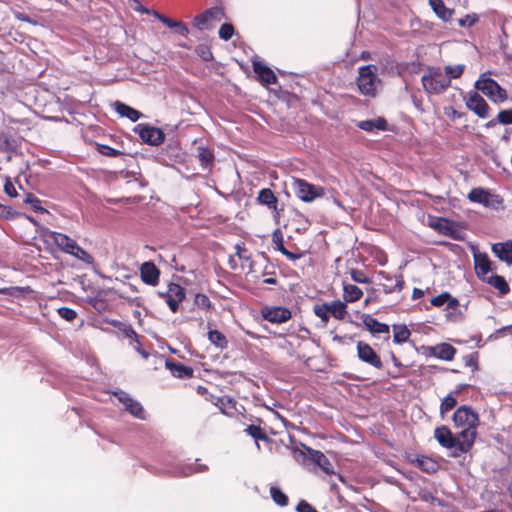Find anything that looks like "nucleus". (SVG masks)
<instances>
[{"label":"nucleus","mask_w":512,"mask_h":512,"mask_svg":"<svg viewBox=\"0 0 512 512\" xmlns=\"http://www.w3.org/2000/svg\"><path fill=\"white\" fill-rule=\"evenodd\" d=\"M377 73L378 67L376 65L369 64L358 68L356 84L362 95L371 98L376 97L378 87L382 84Z\"/></svg>","instance_id":"f257e3e1"},{"label":"nucleus","mask_w":512,"mask_h":512,"mask_svg":"<svg viewBox=\"0 0 512 512\" xmlns=\"http://www.w3.org/2000/svg\"><path fill=\"white\" fill-rule=\"evenodd\" d=\"M453 422L455 426L463 427L459 435L465 437L466 434L472 433V438L475 439L479 417L470 406L462 405L458 407L453 414Z\"/></svg>","instance_id":"f03ea898"},{"label":"nucleus","mask_w":512,"mask_h":512,"mask_svg":"<svg viewBox=\"0 0 512 512\" xmlns=\"http://www.w3.org/2000/svg\"><path fill=\"white\" fill-rule=\"evenodd\" d=\"M475 88L481 91L494 103H503L507 100V92L503 89L497 81L492 78L486 77L482 74L475 82Z\"/></svg>","instance_id":"7ed1b4c3"},{"label":"nucleus","mask_w":512,"mask_h":512,"mask_svg":"<svg viewBox=\"0 0 512 512\" xmlns=\"http://www.w3.org/2000/svg\"><path fill=\"white\" fill-rule=\"evenodd\" d=\"M292 188L295 195L303 202L310 203L316 198L324 196V188L310 184L304 179L293 178Z\"/></svg>","instance_id":"20e7f679"},{"label":"nucleus","mask_w":512,"mask_h":512,"mask_svg":"<svg viewBox=\"0 0 512 512\" xmlns=\"http://www.w3.org/2000/svg\"><path fill=\"white\" fill-rule=\"evenodd\" d=\"M225 17L222 7L214 6L206 9L204 12L193 18L192 24L198 30L212 29L214 23L221 21Z\"/></svg>","instance_id":"39448f33"},{"label":"nucleus","mask_w":512,"mask_h":512,"mask_svg":"<svg viewBox=\"0 0 512 512\" xmlns=\"http://www.w3.org/2000/svg\"><path fill=\"white\" fill-rule=\"evenodd\" d=\"M424 90L429 94H440L450 86V79L437 69L421 78Z\"/></svg>","instance_id":"423d86ee"},{"label":"nucleus","mask_w":512,"mask_h":512,"mask_svg":"<svg viewBox=\"0 0 512 512\" xmlns=\"http://www.w3.org/2000/svg\"><path fill=\"white\" fill-rule=\"evenodd\" d=\"M134 132L139 135L144 143L151 146H159L165 140V134L162 129L149 124H138L134 128Z\"/></svg>","instance_id":"0eeeda50"},{"label":"nucleus","mask_w":512,"mask_h":512,"mask_svg":"<svg viewBox=\"0 0 512 512\" xmlns=\"http://www.w3.org/2000/svg\"><path fill=\"white\" fill-rule=\"evenodd\" d=\"M157 295L165 299L169 309L175 313L178 311L179 304L184 300L186 294L185 289L181 285L170 283L166 291H158Z\"/></svg>","instance_id":"6e6552de"},{"label":"nucleus","mask_w":512,"mask_h":512,"mask_svg":"<svg viewBox=\"0 0 512 512\" xmlns=\"http://www.w3.org/2000/svg\"><path fill=\"white\" fill-rule=\"evenodd\" d=\"M113 395L124 406V410L127 411L130 415L139 420L146 419V412L142 404L133 399L127 392L118 390L113 392Z\"/></svg>","instance_id":"1a4fd4ad"},{"label":"nucleus","mask_w":512,"mask_h":512,"mask_svg":"<svg viewBox=\"0 0 512 512\" xmlns=\"http://www.w3.org/2000/svg\"><path fill=\"white\" fill-rule=\"evenodd\" d=\"M301 446L302 448L295 447L292 449L294 460L303 466H308L310 464L317 466L323 455V452L314 450L305 444H301Z\"/></svg>","instance_id":"9d476101"},{"label":"nucleus","mask_w":512,"mask_h":512,"mask_svg":"<svg viewBox=\"0 0 512 512\" xmlns=\"http://www.w3.org/2000/svg\"><path fill=\"white\" fill-rule=\"evenodd\" d=\"M357 355L359 359L376 369H381L383 367L382 360L380 356L373 350V348L362 341L357 343Z\"/></svg>","instance_id":"9b49d317"},{"label":"nucleus","mask_w":512,"mask_h":512,"mask_svg":"<svg viewBox=\"0 0 512 512\" xmlns=\"http://www.w3.org/2000/svg\"><path fill=\"white\" fill-rule=\"evenodd\" d=\"M466 106L480 118H486L488 116L489 106L484 98L476 91L469 92Z\"/></svg>","instance_id":"f8f14e48"},{"label":"nucleus","mask_w":512,"mask_h":512,"mask_svg":"<svg viewBox=\"0 0 512 512\" xmlns=\"http://www.w3.org/2000/svg\"><path fill=\"white\" fill-rule=\"evenodd\" d=\"M262 316L265 320L271 323H284L288 321L292 314L288 308L281 306L265 307L262 310Z\"/></svg>","instance_id":"ddd939ff"},{"label":"nucleus","mask_w":512,"mask_h":512,"mask_svg":"<svg viewBox=\"0 0 512 512\" xmlns=\"http://www.w3.org/2000/svg\"><path fill=\"white\" fill-rule=\"evenodd\" d=\"M46 236L49 240H51L62 252L69 254L73 253V249H75V245L77 242L70 238L68 235L57 232V231H48Z\"/></svg>","instance_id":"4468645a"},{"label":"nucleus","mask_w":512,"mask_h":512,"mask_svg":"<svg viewBox=\"0 0 512 512\" xmlns=\"http://www.w3.org/2000/svg\"><path fill=\"white\" fill-rule=\"evenodd\" d=\"M474 269L477 277L483 281L492 271V263L485 252H474Z\"/></svg>","instance_id":"2eb2a0df"},{"label":"nucleus","mask_w":512,"mask_h":512,"mask_svg":"<svg viewBox=\"0 0 512 512\" xmlns=\"http://www.w3.org/2000/svg\"><path fill=\"white\" fill-rule=\"evenodd\" d=\"M253 70L255 74H257L259 81L263 85L275 84L277 82V77L273 70L266 65L263 61L254 60L252 62Z\"/></svg>","instance_id":"dca6fc26"},{"label":"nucleus","mask_w":512,"mask_h":512,"mask_svg":"<svg viewBox=\"0 0 512 512\" xmlns=\"http://www.w3.org/2000/svg\"><path fill=\"white\" fill-rule=\"evenodd\" d=\"M140 275L145 284L156 286L159 282L160 271L152 261H147L141 265Z\"/></svg>","instance_id":"f3484780"},{"label":"nucleus","mask_w":512,"mask_h":512,"mask_svg":"<svg viewBox=\"0 0 512 512\" xmlns=\"http://www.w3.org/2000/svg\"><path fill=\"white\" fill-rule=\"evenodd\" d=\"M474 440L475 439L472 438V433L466 434L465 437H462L461 435L458 434L457 439L454 442L455 445L453 447L448 448L451 450L450 456L457 458L460 457L462 454L467 453L473 446Z\"/></svg>","instance_id":"a211bd4d"},{"label":"nucleus","mask_w":512,"mask_h":512,"mask_svg":"<svg viewBox=\"0 0 512 512\" xmlns=\"http://www.w3.org/2000/svg\"><path fill=\"white\" fill-rule=\"evenodd\" d=\"M153 15L160 22H162L165 26H167L170 29H173L175 33H177L183 37L188 36L189 28L184 22L173 20L155 10L153 11Z\"/></svg>","instance_id":"6ab92c4d"},{"label":"nucleus","mask_w":512,"mask_h":512,"mask_svg":"<svg viewBox=\"0 0 512 512\" xmlns=\"http://www.w3.org/2000/svg\"><path fill=\"white\" fill-rule=\"evenodd\" d=\"M165 366L174 377L180 379L190 378L193 375V369L191 367L183 365L171 359L166 360Z\"/></svg>","instance_id":"aec40b11"},{"label":"nucleus","mask_w":512,"mask_h":512,"mask_svg":"<svg viewBox=\"0 0 512 512\" xmlns=\"http://www.w3.org/2000/svg\"><path fill=\"white\" fill-rule=\"evenodd\" d=\"M362 323L373 334H388L389 325L379 322L376 318L369 314H362Z\"/></svg>","instance_id":"412c9836"},{"label":"nucleus","mask_w":512,"mask_h":512,"mask_svg":"<svg viewBox=\"0 0 512 512\" xmlns=\"http://www.w3.org/2000/svg\"><path fill=\"white\" fill-rule=\"evenodd\" d=\"M434 437L442 447L447 449L453 447L457 439V436H454L451 430L446 426L437 427L434 430Z\"/></svg>","instance_id":"4be33fe9"},{"label":"nucleus","mask_w":512,"mask_h":512,"mask_svg":"<svg viewBox=\"0 0 512 512\" xmlns=\"http://www.w3.org/2000/svg\"><path fill=\"white\" fill-rule=\"evenodd\" d=\"M492 252L508 265L512 264V241L499 242L492 245Z\"/></svg>","instance_id":"5701e85b"},{"label":"nucleus","mask_w":512,"mask_h":512,"mask_svg":"<svg viewBox=\"0 0 512 512\" xmlns=\"http://www.w3.org/2000/svg\"><path fill=\"white\" fill-rule=\"evenodd\" d=\"M114 110L121 116L126 117L132 122H137L141 117H143V114L134 109L133 107L121 102V101H115L113 104Z\"/></svg>","instance_id":"b1692460"},{"label":"nucleus","mask_w":512,"mask_h":512,"mask_svg":"<svg viewBox=\"0 0 512 512\" xmlns=\"http://www.w3.org/2000/svg\"><path fill=\"white\" fill-rule=\"evenodd\" d=\"M416 464V466L423 472L427 474H433L437 472L439 465L432 458L424 455L417 456L415 460L412 461Z\"/></svg>","instance_id":"393cba45"},{"label":"nucleus","mask_w":512,"mask_h":512,"mask_svg":"<svg viewBox=\"0 0 512 512\" xmlns=\"http://www.w3.org/2000/svg\"><path fill=\"white\" fill-rule=\"evenodd\" d=\"M196 157L204 169L210 168L214 162L213 151L203 145L196 148Z\"/></svg>","instance_id":"a878e982"},{"label":"nucleus","mask_w":512,"mask_h":512,"mask_svg":"<svg viewBox=\"0 0 512 512\" xmlns=\"http://www.w3.org/2000/svg\"><path fill=\"white\" fill-rule=\"evenodd\" d=\"M483 282L489 284L493 288L497 289L501 295H506L510 291V287L505 280V278L501 275H491L486 277Z\"/></svg>","instance_id":"bb28decb"},{"label":"nucleus","mask_w":512,"mask_h":512,"mask_svg":"<svg viewBox=\"0 0 512 512\" xmlns=\"http://www.w3.org/2000/svg\"><path fill=\"white\" fill-rule=\"evenodd\" d=\"M358 127L367 132H373L375 130L385 131L387 128V121L382 117L364 120L358 123Z\"/></svg>","instance_id":"cd10ccee"},{"label":"nucleus","mask_w":512,"mask_h":512,"mask_svg":"<svg viewBox=\"0 0 512 512\" xmlns=\"http://www.w3.org/2000/svg\"><path fill=\"white\" fill-rule=\"evenodd\" d=\"M433 351L435 352L436 358L445 361H451L456 353V349L448 343H441L433 346Z\"/></svg>","instance_id":"c85d7f7f"},{"label":"nucleus","mask_w":512,"mask_h":512,"mask_svg":"<svg viewBox=\"0 0 512 512\" xmlns=\"http://www.w3.org/2000/svg\"><path fill=\"white\" fill-rule=\"evenodd\" d=\"M208 470V466L204 464H188L177 468L172 473L176 476H190L195 473H201Z\"/></svg>","instance_id":"c756f323"},{"label":"nucleus","mask_w":512,"mask_h":512,"mask_svg":"<svg viewBox=\"0 0 512 512\" xmlns=\"http://www.w3.org/2000/svg\"><path fill=\"white\" fill-rule=\"evenodd\" d=\"M429 4L441 20L448 21L451 18L453 11L445 6L443 0H429Z\"/></svg>","instance_id":"7c9ffc66"},{"label":"nucleus","mask_w":512,"mask_h":512,"mask_svg":"<svg viewBox=\"0 0 512 512\" xmlns=\"http://www.w3.org/2000/svg\"><path fill=\"white\" fill-rule=\"evenodd\" d=\"M489 198V192L483 188H473L468 194V199L471 202L483 204L486 207L490 204Z\"/></svg>","instance_id":"2f4dec72"},{"label":"nucleus","mask_w":512,"mask_h":512,"mask_svg":"<svg viewBox=\"0 0 512 512\" xmlns=\"http://www.w3.org/2000/svg\"><path fill=\"white\" fill-rule=\"evenodd\" d=\"M257 199L259 203L266 205L268 208L276 209L277 198L269 188L261 189Z\"/></svg>","instance_id":"473e14b6"},{"label":"nucleus","mask_w":512,"mask_h":512,"mask_svg":"<svg viewBox=\"0 0 512 512\" xmlns=\"http://www.w3.org/2000/svg\"><path fill=\"white\" fill-rule=\"evenodd\" d=\"M343 292L345 301L349 303L358 301L363 295L362 290L353 284H344Z\"/></svg>","instance_id":"72a5a7b5"},{"label":"nucleus","mask_w":512,"mask_h":512,"mask_svg":"<svg viewBox=\"0 0 512 512\" xmlns=\"http://www.w3.org/2000/svg\"><path fill=\"white\" fill-rule=\"evenodd\" d=\"M329 308V313L333 315L338 320H343L347 314V306L344 302L340 300L332 301L327 303Z\"/></svg>","instance_id":"f704fd0d"},{"label":"nucleus","mask_w":512,"mask_h":512,"mask_svg":"<svg viewBox=\"0 0 512 512\" xmlns=\"http://www.w3.org/2000/svg\"><path fill=\"white\" fill-rule=\"evenodd\" d=\"M393 331V341L397 344L407 342L411 334L406 325H393Z\"/></svg>","instance_id":"c9c22d12"},{"label":"nucleus","mask_w":512,"mask_h":512,"mask_svg":"<svg viewBox=\"0 0 512 512\" xmlns=\"http://www.w3.org/2000/svg\"><path fill=\"white\" fill-rule=\"evenodd\" d=\"M208 339L217 348L224 349L228 345V341L223 333L218 330H210L208 332Z\"/></svg>","instance_id":"e433bc0d"},{"label":"nucleus","mask_w":512,"mask_h":512,"mask_svg":"<svg viewBox=\"0 0 512 512\" xmlns=\"http://www.w3.org/2000/svg\"><path fill=\"white\" fill-rule=\"evenodd\" d=\"M270 495L275 504L281 507L288 505V497L279 487L271 486Z\"/></svg>","instance_id":"4c0bfd02"},{"label":"nucleus","mask_w":512,"mask_h":512,"mask_svg":"<svg viewBox=\"0 0 512 512\" xmlns=\"http://www.w3.org/2000/svg\"><path fill=\"white\" fill-rule=\"evenodd\" d=\"M69 255L77 258L78 260H80L88 265H92L94 263V258L92 257V255H90L86 250H84L78 244L75 245V249H73V253H69Z\"/></svg>","instance_id":"58836bf2"},{"label":"nucleus","mask_w":512,"mask_h":512,"mask_svg":"<svg viewBox=\"0 0 512 512\" xmlns=\"http://www.w3.org/2000/svg\"><path fill=\"white\" fill-rule=\"evenodd\" d=\"M244 432L247 433L252 438H254L256 441L257 440H263V441L269 440L267 433L260 426H257V425H253V424L249 425L244 430Z\"/></svg>","instance_id":"ea45409f"},{"label":"nucleus","mask_w":512,"mask_h":512,"mask_svg":"<svg viewBox=\"0 0 512 512\" xmlns=\"http://www.w3.org/2000/svg\"><path fill=\"white\" fill-rule=\"evenodd\" d=\"M456 405L457 399L452 393H449L446 397H444L440 404V414L444 416L446 413L454 409Z\"/></svg>","instance_id":"a19ab883"},{"label":"nucleus","mask_w":512,"mask_h":512,"mask_svg":"<svg viewBox=\"0 0 512 512\" xmlns=\"http://www.w3.org/2000/svg\"><path fill=\"white\" fill-rule=\"evenodd\" d=\"M113 325L115 327H118L119 330H121L124 334L125 337L135 341V342H138L139 341V336L138 334L136 333V331L133 329V327L129 324H124V323H121V322H113Z\"/></svg>","instance_id":"79ce46f5"},{"label":"nucleus","mask_w":512,"mask_h":512,"mask_svg":"<svg viewBox=\"0 0 512 512\" xmlns=\"http://www.w3.org/2000/svg\"><path fill=\"white\" fill-rule=\"evenodd\" d=\"M24 202L31 205L35 212L47 213V210L41 206V201L32 193L26 194Z\"/></svg>","instance_id":"37998d69"},{"label":"nucleus","mask_w":512,"mask_h":512,"mask_svg":"<svg viewBox=\"0 0 512 512\" xmlns=\"http://www.w3.org/2000/svg\"><path fill=\"white\" fill-rule=\"evenodd\" d=\"M440 232L453 236L454 223L446 218H438V224L435 226Z\"/></svg>","instance_id":"c03bdc74"},{"label":"nucleus","mask_w":512,"mask_h":512,"mask_svg":"<svg viewBox=\"0 0 512 512\" xmlns=\"http://www.w3.org/2000/svg\"><path fill=\"white\" fill-rule=\"evenodd\" d=\"M464 69H465V66L462 65V64H458V65H448L445 67V73H446V77H448L450 80L451 79H457L459 77H461V75L463 74L464 72Z\"/></svg>","instance_id":"a18cd8bd"},{"label":"nucleus","mask_w":512,"mask_h":512,"mask_svg":"<svg viewBox=\"0 0 512 512\" xmlns=\"http://www.w3.org/2000/svg\"><path fill=\"white\" fill-rule=\"evenodd\" d=\"M235 33V29L231 23H223L218 31L219 38L228 41Z\"/></svg>","instance_id":"49530a36"},{"label":"nucleus","mask_w":512,"mask_h":512,"mask_svg":"<svg viewBox=\"0 0 512 512\" xmlns=\"http://www.w3.org/2000/svg\"><path fill=\"white\" fill-rule=\"evenodd\" d=\"M97 151L101 155H104L107 157H118V156L124 155V153L122 151L114 149V148H112L108 145H104V144H98Z\"/></svg>","instance_id":"de8ad7c7"},{"label":"nucleus","mask_w":512,"mask_h":512,"mask_svg":"<svg viewBox=\"0 0 512 512\" xmlns=\"http://www.w3.org/2000/svg\"><path fill=\"white\" fill-rule=\"evenodd\" d=\"M218 403L220 404V410L223 414L230 415L227 409L235 408L236 401L230 396H223L219 398Z\"/></svg>","instance_id":"09e8293b"},{"label":"nucleus","mask_w":512,"mask_h":512,"mask_svg":"<svg viewBox=\"0 0 512 512\" xmlns=\"http://www.w3.org/2000/svg\"><path fill=\"white\" fill-rule=\"evenodd\" d=\"M313 310L315 315L319 317L324 323L329 321V308L327 303L315 305Z\"/></svg>","instance_id":"8fccbe9b"},{"label":"nucleus","mask_w":512,"mask_h":512,"mask_svg":"<svg viewBox=\"0 0 512 512\" xmlns=\"http://www.w3.org/2000/svg\"><path fill=\"white\" fill-rule=\"evenodd\" d=\"M195 52L203 61L209 62L213 59V54L207 45H198Z\"/></svg>","instance_id":"3c124183"},{"label":"nucleus","mask_w":512,"mask_h":512,"mask_svg":"<svg viewBox=\"0 0 512 512\" xmlns=\"http://www.w3.org/2000/svg\"><path fill=\"white\" fill-rule=\"evenodd\" d=\"M317 467H319L327 475H332L335 473L332 463L330 462V460L326 457V455L324 453H323L319 463L317 464Z\"/></svg>","instance_id":"603ef678"},{"label":"nucleus","mask_w":512,"mask_h":512,"mask_svg":"<svg viewBox=\"0 0 512 512\" xmlns=\"http://www.w3.org/2000/svg\"><path fill=\"white\" fill-rule=\"evenodd\" d=\"M195 304L202 309L210 310L212 308V303L207 295L197 293L195 295Z\"/></svg>","instance_id":"864d4df0"},{"label":"nucleus","mask_w":512,"mask_h":512,"mask_svg":"<svg viewBox=\"0 0 512 512\" xmlns=\"http://www.w3.org/2000/svg\"><path fill=\"white\" fill-rule=\"evenodd\" d=\"M479 20V17L477 14H467L465 17L458 20V24L460 27H467L470 28L473 25H475Z\"/></svg>","instance_id":"5fc2aeb1"},{"label":"nucleus","mask_w":512,"mask_h":512,"mask_svg":"<svg viewBox=\"0 0 512 512\" xmlns=\"http://www.w3.org/2000/svg\"><path fill=\"white\" fill-rule=\"evenodd\" d=\"M404 287V280H403V277L402 275H399L396 277V283L394 286H387V285H384L383 286V291L384 293L386 294H390V293H393V292H400Z\"/></svg>","instance_id":"6e6d98bb"},{"label":"nucleus","mask_w":512,"mask_h":512,"mask_svg":"<svg viewBox=\"0 0 512 512\" xmlns=\"http://www.w3.org/2000/svg\"><path fill=\"white\" fill-rule=\"evenodd\" d=\"M497 121L503 125L512 124V108L501 110L497 115Z\"/></svg>","instance_id":"4d7b16f0"},{"label":"nucleus","mask_w":512,"mask_h":512,"mask_svg":"<svg viewBox=\"0 0 512 512\" xmlns=\"http://www.w3.org/2000/svg\"><path fill=\"white\" fill-rule=\"evenodd\" d=\"M57 312L61 318L67 321H73L77 317L76 311L69 307H60Z\"/></svg>","instance_id":"13d9d810"},{"label":"nucleus","mask_w":512,"mask_h":512,"mask_svg":"<svg viewBox=\"0 0 512 512\" xmlns=\"http://www.w3.org/2000/svg\"><path fill=\"white\" fill-rule=\"evenodd\" d=\"M273 243L276 245V249L281 253L286 249L284 246L283 234L280 229H276L272 235Z\"/></svg>","instance_id":"bf43d9fd"},{"label":"nucleus","mask_w":512,"mask_h":512,"mask_svg":"<svg viewBox=\"0 0 512 512\" xmlns=\"http://www.w3.org/2000/svg\"><path fill=\"white\" fill-rule=\"evenodd\" d=\"M351 278L356 283H369L370 279L360 270L358 269H352L351 272Z\"/></svg>","instance_id":"052dcab7"},{"label":"nucleus","mask_w":512,"mask_h":512,"mask_svg":"<svg viewBox=\"0 0 512 512\" xmlns=\"http://www.w3.org/2000/svg\"><path fill=\"white\" fill-rule=\"evenodd\" d=\"M450 298V294L448 292H443L431 299V304L435 307H441L446 304L447 300Z\"/></svg>","instance_id":"680f3d73"},{"label":"nucleus","mask_w":512,"mask_h":512,"mask_svg":"<svg viewBox=\"0 0 512 512\" xmlns=\"http://www.w3.org/2000/svg\"><path fill=\"white\" fill-rule=\"evenodd\" d=\"M297 512H317V510L305 500H301L296 506Z\"/></svg>","instance_id":"e2e57ef3"},{"label":"nucleus","mask_w":512,"mask_h":512,"mask_svg":"<svg viewBox=\"0 0 512 512\" xmlns=\"http://www.w3.org/2000/svg\"><path fill=\"white\" fill-rule=\"evenodd\" d=\"M5 193L10 197H16L18 195L16 187L10 181H7L4 185Z\"/></svg>","instance_id":"0e129e2a"},{"label":"nucleus","mask_w":512,"mask_h":512,"mask_svg":"<svg viewBox=\"0 0 512 512\" xmlns=\"http://www.w3.org/2000/svg\"><path fill=\"white\" fill-rule=\"evenodd\" d=\"M13 216V210L11 207L0 204V217L10 219Z\"/></svg>","instance_id":"69168bd1"},{"label":"nucleus","mask_w":512,"mask_h":512,"mask_svg":"<svg viewBox=\"0 0 512 512\" xmlns=\"http://www.w3.org/2000/svg\"><path fill=\"white\" fill-rule=\"evenodd\" d=\"M235 249H236L235 255L237 257H239L240 259H243V260H249L250 257L245 254L246 250L240 244H236Z\"/></svg>","instance_id":"338daca9"},{"label":"nucleus","mask_w":512,"mask_h":512,"mask_svg":"<svg viewBox=\"0 0 512 512\" xmlns=\"http://www.w3.org/2000/svg\"><path fill=\"white\" fill-rule=\"evenodd\" d=\"M283 255H285L289 260H297L301 257V254H298V253H294V252H291L287 249H285L283 252H282Z\"/></svg>","instance_id":"774afa93"}]
</instances>
